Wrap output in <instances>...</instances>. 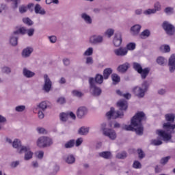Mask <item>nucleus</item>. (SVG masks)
<instances>
[{
	"mask_svg": "<svg viewBox=\"0 0 175 175\" xmlns=\"http://www.w3.org/2000/svg\"><path fill=\"white\" fill-rule=\"evenodd\" d=\"M165 120L167 122L163 124V129H157L156 134L159 137L163 139V142L167 143V142L172 141V135L175 133V124H173L175 120L174 113H167L165 115Z\"/></svg>",
	"mask_w": 175,
	"mask_h": 175,
	"instance_id": "1",
	"label": "nucleus"
},
{
	"mask_svg": "<svg viewBox=\"0 0 175 175\" xmlns=\"http://www.w3.org/2000/svg\"><path fill=\"white\" fill-rule=\"evenodd\" d=\"M147 118L146 117V113L143 111L137 112L131 120L130 125H124L122 127L124 131H131V132H135L137 135L142 136L143 132L144 131V127L143 126V121H146Z\"/></svg>",
	"mask_w": 175,
	"mask_h": 175,
	"instance_id": "2",
	"label": "nucleus"
},
{
	"mask_svg": "<svg viewBox=\"0 0 175 175\" xmlns=\"http://www.w3.org/2000/svg\"><path fill=\"white\" fill-rule=\"evenodd\" d=\"M117 107L119 109L117 111H116L114 107H111L110 111L107 112L106 116L109 120L110 118L113 120L122 118L124 117V111L128 109V102L125 100H120L117 103Z\"/></svg>",
	"mask_w": 175,
	"mask_h": 175,
	"instance_id": "3",
	"label": "nucleus"
},
{
	"mask_svg": "<svg viewBox=\"0 0 175 175\" xmlns=\"http://www.w3.org/2000/svg\"><path fill=\"white\" fill-rule=\"evenodd\" d=\"M133 68L135 70H136V72H137V73H139V75H141V79L142 80H144L147 78V76H148L150 70V68L148 67L143 68L142 64L137 62H134L133 64Z\"/></svg>",
	"mask_w": 175,
	"mask_h": 175,
	"instance_id": "4",
	"label": "nucleus"
},
{
	"mask_svg": "<svg viewBox=\"0 0 175 175\" xmlns=\"http://www.w3.org/2000/svg\"><path fill=\"white\" fill-rule=\"evenodd\" d=\"M36 143L40 148H46V147H50L53 144V139L49 137L42 136L38 139Z\"/></svg>",
	"mask_w": 175,
	"mask_h": 175,
	"instance_id": "5",
	"label": "nucleus"
},
{
	"mask_svg": "<svg viewBox=\"0 0 175 175\" xmlns=\"http://www.w3.org/2000/svg\"><path fill=\"white\" fill-rule=\"evenodd\" d=\"M90 91L94 96H99L102 94V90L96 87L94 77L89 78Z\"/></svg>",
	"mask_w": 175,
	"mask_h": 175,
	"instance_id": "6",
	"label": "nucleus"
},
{
	"mask_svg": "<svg viewBox=\"0 0 175 175\" xmlns=\"http://www.w3.org/2000/svg\"><path fill=\"white\" fill-rule=\"evenodd\" d=\"M162 28L164 29L165 33L168 36H173L175 33V27L174 25L170 23L168 21H164L162 24Z\"/></svg>",
	"mask_w": 175,
	"mask_h": 175,
	"instance_id": "7",
	"label": "nucleus"
},
{
	"mask_svg": "<svg viewBox=\"0 0 175 175\" xmlns=\"http://www.w3.org/2000/svg\"><path fill=\"white\" fill-rule=\"evenodd\" d=\"M52 87L53 82L51 81V79H50V77H49V75L46 74L44 75V85L42 86V91H44V92H46V94H49V92L51 91Z\"/></svg>",
	"mask_w": 175,
	"mask_h": 175,
	"instance_id": "8",
	"label": "nucleus"
},
{
	"mask_svg": "<svg viewBox=\"0 0 175 175\" xmlns=\"http://www.w3.org/2000/svg\"><path fill=\"white\" fill-rule=\"evenodd\" d=\"M18 152L20 154L25 152V161H29V159H32V157H33V152L31 151V148L29 146H21V148L19 150Z\"/></svg>",
	"mask_w": 175,
	"mask_h": 175,
	"instance_id": "9",
	"label": "nucleus"
},
{
	"mask_svg": "<svg viewBox=\"0 0 175 175\" xmlns=\"http://www.w3.org/2000/svg\"><path fill=\"white\" fill-rule=\"evenodd\" d=\"M20 31L16 30L12 33V34L10 36V44L11 46H13L14 47H16L17 44H18V36L20 35Z\"/></svg>",
	"mask_w": 175,
	"mask_h": 175,
	"instance_id": "10",
	"label": "nucleus"
},
{
	"mask_svg": "<svg viewBox=\"0 0 175 175\" xmlns=\"http://www.w3.org/2000/svg\"><path fill=\"white\" fill-rule=\"evenodd\" d=\"M89 42L91 44H102L103 43V36L93 35L90 38Z\"/></svg>",
	"mask_w": 175,
	"mask_h": 175,
	"instance_id": "11",
	"label": "nucleus"
},
{
	"mask_svg": "<svg viewBox=\"0 0 175 175\" xmlns=\"http://www.w3.org/2000/svg\"><path fill=\"white\" fill-rule=\"evenodd\" d=\"M133 93L134 94L135 96L142 99V98H144L146 96V92L140 88V86H135L132 90Z\"/></svg>",
	"mask_w": 175,
	"mask_h": 175,
	"instance_id": "12",
	"label": "nucleus"
},
{
	"mask_svg": "<svg viewBox=\"0 0 175 175\" xmlns=\"http://www.w3.org/2000/svg\"><path fill=\"white\" fill-rule=\"evenodd\" d=\"M88 114V108L84 106L79 107L77 110V117L81 120Z\"/></svg>",
	"mask_w": 175,
	"mask_h": 175,
	"instance_id": "13",
	"label": "nucleus"
},
{
	"mask_svg": "<svg viewBox=\"0 0 175 175\" xmlns=\"http://www.w3.org/2000/svg\"><path fill=\"white\" fill-rule=\"evenodd\" d=\"M117 57H125L128 54V50L125 47H120L113 51Z\"/></svg>",
	"mask_w": 175,
	"mask_h": 175,
	"instance_id": "14",
	"label": "nucleus"
},
{
	"mask_svg": "<svg viewBox=\"0 0 175 175\" xmlns=\"http://www.w3.org/2000/svg\"><path fill=\"white\" fill-rule=\"evenodd\" d=\"M121 43H122V37L121 36V33L117 32L115 34V37L113 38V44L115 47H120L121 46Z\"/></svg>",
	"mask_w": 175,
	"mask_h": 175,
	"instance_id": "15",
	"label": "nucleus"
},
{
	"mask_svg": "<svg viewBox=\"0 0 175 175\" xmlns=\"http://www.w3.org/2000/svg\"><path fill=\"white\" fill-rule=\"evenodd\" d=\"M168 66L170 73H174L175 70V54H172L168 60Z\"/></svg>",
	"mask_w": 175,
	"mask_h": 175,
	"instance_id": "16",
	"label": "nucleus"
},
{
	"mask_svg": "<svg viewBox=\"0 0 175 175\" xmlns=\"http://www.w3.org/2000/svg\"><path fill=\"white\" fill-rule=\"evenodd\" d=\"M18 31L21 35L27 33L28 36H33V33H35V29L33 28L27 29L25 27H21Z\"/></svg>",
	"mask_w": 175,
	"mask_h": 175,
	"instance_id": "17",
	"label": "nucleus"
},
{
	"mask_svg": "<svg viewBox=\"0 0 175 175\" xmlns=\"http://www.w3.org/2000/svg\"><path fill=\"white\" fill-rule=\"evenodd\" d=\"M103 135L104 136H107V137L111 139V140H116L117 138V133H116V131L111 129H109L107 131H105Z\"/></svg>",
	"mask_w": 175,
	"mask_h": 175,
	"instance_id": "18",
	"label": "nucleus"
},
{
	"mask_svg": "<svg viewBox=\"0 0 175 175\" xmlns=\"http://www.w3.org/2000/svg\"><path fill=\"white\" fill-rule=\"evenodd\" d=\"M63 159L66 163H68V165H73V163L76 162V158H75L73 154H68L64 156Z\"/></svg>",
	"mask_w": 175,
	"mask_h": 175,
	"instance_id": "19",
	"label": "nucleus"
},
{
	"mask_svg": "<svg viewBox=\"0 0 175 175\" xmlns=\"http://www.w3.org/2000/svg\"><path fill=\"white\" fill-rule=\"evenodd\" d=\"M32 53H33V49L27 47L23 50L22 57L23 58H29V57H31V54H32Z\"/></svg>",
	"mask_w": 175,
	"mask_h": 175,
	"instance_id": "20",
	"label": "nucleus"
},
{
	"mask_svg": "<svg viewBox=\"0 0 175 175\" xmlns=\"http://www.w3.org/2000/svg\"><path fill=\"white\" fill-rule=\"evenodd\" d=\"M77 133L80 135V136H87V135L90 133V127L85 126H81L78 129Z\"/></svg>",
	"mask_w": 175,
	"mask_h": 175,
	"instance_id": "21",
	"label": "nucleus"
},
{
	"mask_svg": "<svg viewBox=\"0 0 175 175\" xmlns=\"http://www.w3.org/2000/svg\"><path fill=\"white\" fill-rule=\"evenodd\" d=\"M128 69H129V63L128 62L120 65L117 68V70L119 73H125Z\"/></svg>",
	"mask_w": 175,
	"mask_h": 175,
	"instance_id": "22",
	"label": "nucleus"
},
{
	"mask_svg": "<svg viewBox=\"0 0 175 175\" xmlns=\"http://www.w3.org/2000/svg\"><path fill=\"white\" fill-rule=\"evenodd\" d=\"M34 12L36 14H40L41 16H44L46 14V10L42 8L40 4H36L34 7Z\"/></svg>",
	"mask_w": 175,
	"mask_h": 175,
	"instance_id": "23",
	"label": "nucleus"
},
{
	"mask_svg": "<svg viewBox=\"0 0 175 175\" xmlns=\"http://www.w3.org/2000/svg\"><path fill=\"white\" fill-rule=\"evenodd\" d=\"M23 75L24 77H26V79H31V77H33V76H35V72L29 70L27 68H23Z\"/></svg>",
	"mask_w": 175,
	"mask_h": 175,
	"instance_id": "24",
	"label": "nucleus"
},
{
	"mask_svg": "<svg viewBox=\"0 0 175 175\" xmlns=\"http://www.w3.org/2000/svg\"><path fill=\"white\" fill-rule=\"evenodd\" d=\"M140 29H142V26L140 25H135L134 26L131 27V32L132 35L136 36L140 33Z\"/></svg>",
	"mask_w": 175,
	"mask_h": 175,
	"instance_id": "25",
	"label": "nucleus"
},
{
	"mask_svg": "<svg viewBox=\"0 0 175 175\" xmlns=\"http://www.w3.org/2000/svg\"><path fill=\"white\" fill-rule=\"evenodd\" d=\"M81 17L88 25H91V24H92V18H91V16L87 13L81 14Z\"/></svg>",
	"mask_w": 175,
	"mask_h": 175,
	"instance_id": "26",
	"label": "nucleus"
},
{
	"mask_svg": "<svg viewBox=\"0 0 175 175\" xmlns=\"http://www.w3.org/2000/svg\"><path fill=\"white\" fill-rule=\"evenodd\" d=\"M111 73H113V69H111V68H107L104 69L103 76V77H104V80H107V79L110 77V75H111Z\"/></svg>",
	"mask_w": 175,
	"mask_h": 175,
	"instance_id": "27",
	"label": "nucleus"
},
{
	"mask_svg": "<svg viewBox=\"0 0 175 175\" xmlns=\"http://www.w3.org/2000/svg\"><path fill=\"white\" fill-rule=\"evenodd\" d=\"M100 158H104V159H110L111 158V152L109 151H104L98 153Z\"/></svg>",
	"mask_w": 175,
	"mask_h": 175,
	"instance_id": "28",
	"label": "nucleus"
},
{
	"mask_svg": "<svg viewBox=\"0 0 175 175\" xmlns=\"http://www.w3.org/2000/svg\"><path fill=\"white\" fill-rule=\"evenodd\" d=\"M111 77L113 84L115 85L121 81V77L118 75V74L113 73L111 75Z\"/></svg>",
	"mask_w": 175,
	"mask_h": 175,
	"instance_id": "29",
	"label": "nucleus"
},
{
	"mask_svg": "<svg viewBox=\"0 0 175 175\" xmlns=\"http://www.w3.org/2000/svg\"><path fill=\"white\" fill-rule=\"evenodd\" d=\"M48 103V101H42L37 106V107L40 109L42 111H46V109L49 107Z\"/></svg>",
	"mask_w": 175,
	"mask_h": 175,
	"instance_id": "30",
	"label": "nucleus"
},
{
	"mask_svg": "<svg viewBox=\"0 0 175 175\" xmlns=\"http://www.w3.org/2000/svg\"><path fill=\"white\" fill-rule=\"evenodd\" d=\"M27 146H22L21 145V141H20V139H15L13 142H12V147L14 148H20V150H21V147H26Z\"/></svg>",
	"mask_w": 175,
	"mask_h": 175,
	"instance_id": "31",
	"label": "nucleus"
},
{
	"mask_svg": "<svg viewBox=\"0 0 175 175\" xmlns=\"http://www.w3.org/2000/svg\"><path fill=\"white\" fill-rule=\"evenodd\" d=\"M103 79H105L103 77V75H100V74H96L95 76V79H94V83L95 84H102V83H103Z\"/></svg>",
	"mask_w": 175,
	"mask_h": 175,
	"instance_id": "32",
	"label": "nucleus"
},
{
	"mask_svg": "<svg viewBox=\"0 0 175 175\" xmlns=\"http://www.w3.org/2000/svg\"><path fill=\"white\" fill-rule=\"evenodd\" d=\"M76 141L75 139H70L64 144V148H73Z\"/></svg>",
	"mask_w": 175,
	"mask_h": 175,
	"instance_id": "33",
	"label": "nucleus"
},
{
	"mask_svg": "<svg viewBox=\"0 0 175 175\" xmlns=\"http://www.w3.org/2000/svg\"><path fill=\"white\" fill-rule=\"evenodd\" d=\"M71 94L72 96H75L76 98H83L84 96V93L77 90H74L71 92Z\"/></svg>",
	"mask_w": 175,
	"mask_h": 175,
	"instance_id": "34",
	"label": "nucleus"
},
{
	"mask_svg": "<svg viewBox=\"0 0 175 175\" xmlns=\"http://www.w3.org/2000/svg\"><path fill=\"white\" fill-rule=\"evenodd\" d=\"M170 158H172L170 156H167L165 157L161 158L159 161L160 165H162V166L167 165V162L170 161Z\"/></svg>",
	"mask_w": 175,
	"mask_h": 175,
	"instance_id": "35",
	"label": "nucleus"
},
{
	"mask_svg": "<svg viewBox=\"0 0 175 175\" xmlns=\"http://www.w3.org/2000/svg\"><path fill=\"white\" fill-rule=\"evenodd\" d=\"M150 35H151V31H150L148 29H145L141 33L140 36L142 39H144L149 38Z\"/></svg>",
	"mask_w": 175,
	"mask_h": 175,
	"instance_id": "36",
	"label": "nucleus"
},
{
	"mask_svg": "<svg viewBox=\"0 0 175 175\" xmlns=\"http://www.w3.org/2000/svg\"><path fill=\"white\" fill-rule=\"evenodd\" d=\"M166 59L162 56H159L157 59V62L158 65H161V66H163L166 64Z\"/></svg>",
	"mask_w": 175,
	"mask_h": 175,
	"instance_id": "37",
	"label": "nucleus"
},
{
	"mask_svg": "<svg viewBox=\"0 0 175 175\" xmlns=\"http://www.w3.org/2000/svg\"><path fill=\"white\" fill-rule=\"evenodd\" d=\"M140 88H142L146 92H147V91H148V88H150V83H148V81H144L142 83V86L140 87Z\"/></svg>",
	"mask_w": 175,
	"mask_h": 175,
	"instance_id": "38",
	"label": "nucleus"
},
{
	"mask_svg": "<svg viewBox=\"0 0 175 175\" xmlns=\"http://www.w3.org/2000/svg\"><path fill=\"white\" fill-rule=\"evenodd\" d=\"M116 158L118 159H125L128 157L126 152H121L116 154Z\"/></svg>",
	"mask_w": 175,
	"mask_h": 175,
	"instance_id": "39",
	"label": "nucleus"
},
{
	"mask_svg": "<svg viewBox=\"0 0 175 175\" xmlns=\"http://www.w3.org/2000/svg\"><path fill=\"white\" fill-rule=\"evenodd\" d=\"M153 10H154V12L156 13L157 12H161V10H162V5H161V3H159V1H157L154 4Z\"/></svg>",
	"mask_w": 175,
	"mask_h": 175,
	"instance_id": "40",
	"label": "nucleus"
},
{
	"mask_svg": "<svg viewBox=\"0 0 175 175\" xmlns=\"http://www.w3.org/2000/svg\"><path fill=\"white\" fill-rule=\"evenodd\" d=\"M125 49H126L127 53L128 50L133 51V50H135V49H136V44L134 42H130L127 44L126 47H125Z\"/></svg>",
	"mask_w": 175,
	"mask_h": 175,
	"instance_id": "41",
	"label": "nucleus"
},
{
	"mask_svg": "<svg viewBox=\"0 0 175 175\" xmlns=\"http://www.w3.org/2000/svg\"><path fill=\"white\" fill-rule=\"evenodd\" d=\"M163 144V142L161 139H152L150 142L152 146H161Z\"/></svg>",
	"mask_w": 175,
	"mask_h": 175,
	"instance_id": "42",
	"label": "nucleus"
},
{
	"mask_svg": "<svg viewBox=\"0 0 175 175\" xmlns=\"http://www.w3.org/2000/svg\"><path fill=\"white\" fill-rule=\"evenodd\" d=\"M23 21L24 24L29 25V27L33 25V21H32V20H31V18H24L23 19Z\"/></svg>",
	"mask_w": 175,
	"mask_h": 175,
	"instance_id": "43",
	"label": "nucleus"
},
{
	"mask_svg": "<svg viewBox=\"0 0 175 175\" xmlns=\"http://www.w3.org/2000/svg\"><path fill=\"white\" fill-rule=\"evenodd\" d=\"M92 54H94V48L90 47L84 52L83 55L90 57V55H92Z\"/></svg>",
	"mask_w": 175,
	"mask_h": 175,
	"instance_id": "44",
	"label": "nucleus"
},
{
	"mask_svg": "<svg viewBox=\"0 0 175 175\" xmlns=\"http://www.w3.org/2000/svg\"><path fill=\"white\" fill-rule=\"evenodd\" d=\"M165 14H173L174 13V9L172 7H167L164 10Z\"/></svg>",
	"mask_w": 175,
	"mask_h": 175,
	"instance_id": "45",
	"label": "nucleus"
},
{
	"mask_svg": "<svg viewBox=\"0 0 175 175\" xmlns=\"http://www.w3.org/2000/svg\"><path fill=\"white\" fill-rule=\"evenodd\" d=\"M105 36H107L108 38H111L113 35H114V29H108L105 32Z\"/></svg>",
	"mask_w": 175,
	"mask_h": 175,
	"instance_id": "46",
	"label": "nucleus"
},
{
	"mask_svg": "<svg viewBox=\"0 0 175 175\" xmlns=\"http://www.w3.org/2000/svg\"><path fill=\"white\" fill-rule=\"evenodd\" d=\"M59 118L63 122H66V121H68V114L66 113H62L59 115Z\"/></svg>",
	"mask_w": 175,
	"mask_h": 175,
	"instance_id": "47",
	"label": "nucleus"
},
{
	"mask_svg": "<svg viewBox=\"0 0 175 175\" xmlns=\"http://www.w3.org/2000/svg\"><path fill=\"white\" fill-rule=\"evenodd\" d=\"M155 13L157 12H155V10H154V8L148 9L144 12V14H145V16H150V14H155Z\"/></svg>",
	"mask_w": 175,
	"mask_h": 175,
	"instance_id": "48",
	"label": "nucleus"
},
{
	"mask_svg": "<svg viewBox=\"0 0 175 175\" xmlns=\"http://www.w3.org/2000/svg\"><path fill=\"white\" fill-rule=\"evenodd\" d=\"M25 110V105H18L15 107V111L18 113H23Z\"/></svg>",
	"mask_w": 175,
	"mask_h": 175,
	"instance_id": "49",
	"label": "nucleus"
},
{
	"mask_svg": "<svg viewBox=\"0 0 175 175\" xmlns=\"http://www.w3.org/2000/svg\"><path fill=\"white\" fill-rule=\"evenodd\" d=\"M2 72L5 75H10L12 73V69L10 67L5 66L2 68Z\"/></svg>",
	"mask_w": 175,
	"mask_h": 175,
	"instance_id": "50",
	"label": "nucleus"
},
{
	"mask_svg": "<svg viewBox=\"0 0 175 175\" xmlns=\"http://www.w3.org/2000/svg\"><path fill=\"white\" fill-rule=\"evenodd\" d=\"M137 154L139 159H143L146 157V154H144V152L142 149H137Z\"/></svg>",
	"mask_w": 175,
	"mask_h": 175,
	"instance_id": "51",
	"label": "nucleus"
},
{
	"mask_svg": "<svg viewBox=\"0 0 175 175\" xmlns=\"http://www.w3.org/2000/svg\"><path fill=\"white\" fill-rule=\"evenodd\" d=\"M161 50H164V53H170V46L165 44L161 46Z\"/></svg>",
	"mask_w": 175,
	"mask_h": 175,
	"instance_id": "52",
	"label": "nucleus"
},
{
	"mask_svg": "<svg viewBox=\"0 0 175 175\" xmlns=\"http://www.w3.org/2000/svg\"><path fill=\"white\" fill-rule=\"evenodd\" d=\"M133 167H134V169H142V163H140L139 161H135L133 164Z\"/></svg>",
	"mask_w": 175,
	"mask_h": 175,
	"instance_id": "53",
	"label": "nucleus"
},
{
	"mask_svg": "<svg viewBox=\"0 0 175 175\" xmlns=\"http://www.w3.org/2000/svg\"><path fill=\"white\" fill-rule=\"evenodd\" d=\"M107 125L106 124V123H103L100 124V129L103 131V134L105 133V132H107V131L109 129H107Z\"/></svg>",
	"mask_w": 175,
	"mask_h": 175,
	"instance_id": "54",
	"label": "nucleus"
},
{
	"mask_svg": "<svg viewBox=\"0 0 175 175\" xmlns=\"http://www.w3.org/2000/svg\"><path fill=\"white\" fill-rule=\"evenodd\" d=\"M36 155L38 159H42L44 155V152L43 151H39L36 153Z\"/></svg>",
	"mask_w": 175,
	"mask_h": 175,
	"instance_id": "55",
	"label": "nucleus"
},
{
	"mask_svg": "<svg viewBox=\"0 0 175 175\" xmlns=\"http://www.w3.org/2000/svg\"><path fill=\"white\" fill-rule=\"evenodd\" d=\"M86 64L87 65H92L94 64V59L91 57H88L86 58Z\"/></svg>",
	"mask_w": 175,
	"mask_h": 175,
	"instance_id": "56",
	"label": "nucleus"
},
{
	"mask_svg": "<svg viewBox=\"0 0 175 175\" xmlns=\"http://www.w3.org/2000/svg\"><path fill=\"white\" fill-rule=\"evenodd\" d=\"M66 102V100H65V98H64V97H59L57 100V103H59V105H64V103H65Z\"/></svg>",
	"mask_w": 175,
	"mask_h": 175,
	"instance_id": "57",
	"label": "nucleus"
},
{
	"mask_svg": "<svg viewBox=\"0 0 175 175\" xmlns=\"http://www.w3.org/2000/svg\"><path fill=\"white\" fill-rule=\"evenodd\" d=\"M83 143V138H78L75 142L76 147H79V146H81Z\"/></svg>",
	"mask_w": 175,
	"mask_h": 175,
	"instance_id": "58",
	"label": "nucleus"
},
{
	"mask_svg": "<svg viewBox=\"0 0 175 175\" xmlns=\"http://www.w3.org/2000/svg\"><path fill=\"white\" fill-rule=\"evenodd\" d=\"M49 39L51 43H55V42H57V37L55 36H49Z\"/></svg>",
	"mask_w": 175,
	"mask_h": 175,
	"instance_id": "59",
	"label": "nucleus"
},
{
	"mask_svg": "<svg viewBox=\"0 0 175 175\" xmlns=\"http://www.w3.org/2000/svg\"><path fill=\"white\" fill-rule=\"evenodd\" d=\"M27 7H25L24 5L19 7L20 13H25V12H27Z\"/></svg>",
	"mask_w": 175,
	"mask_h": 175,
	"instance_id": "60",
	"label": "nucleus"
},
{
	"mask_svg": "<svg viewBox=\"0 0 175 175\" xmlns=\"http://www.w3.org/2000/svg\"><path fill=\"white\" fill-rule=\"evenodd\" d=\"M37 131L38 132V133H42V134H46L47 133V132L46 131V129H44V128H37Z\"/></svg>",
	"mask_w": 175,
	"mask_h": 175,
	"instance_id": "61",
	"label": "nucleus"
},
{
	"mask_svg": "<svg viewBox=\"0 0 175 175\" xmlns=\"http://www.w3.org/2000/svg\"><path fill=\"white\" fill-rule=\"evenodd\" d=\"M6 121V118L3 116L2 115H0V124H3V125H5Z\"/></svg>",
	"mask_w": 175,
	"mask_h": 175,
	"instance_id": "62",
	"label": "nucleus"
},
{
	"mask_svg": "<svg viewBox=\"0 0 175 175\" xmlns=\"http://www.w3.org/2000/svg\"><path fill=\"white\" fill-rule=\"evenodd\" d=\"M44 111L39 110L38 111V118H40V120H42V118H44V113H43Z\"/></svg>",
	"mask_w": 175,
	"mask_h": 175,
	"instance_id": "63",
	"label": "nucleus"
},
{
	"mask_svg": "<svg viewBox=\"0 0 175 175\" xmlns=\"http://www.w3.org/2000/svg\"><path fill=\"white\" fill-rule=\"evenodd\" d=\"M20 165V161H13L12 163H11V167H17V166Z\"/></svg>",
	"mask_w": 175,
	"mask_h": 175,
	"instance_id": "64",
	"label": "nucleus"
}]
</instances>
